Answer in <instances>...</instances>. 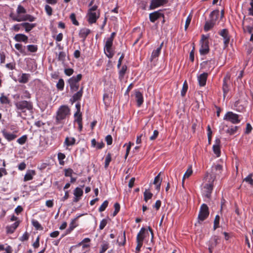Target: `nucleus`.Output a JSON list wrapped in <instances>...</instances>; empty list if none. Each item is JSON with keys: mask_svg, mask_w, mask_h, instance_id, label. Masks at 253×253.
<instances>
[{"mask_svg": "<svg viewBox=\"0 0 253 253\" xmlns=\"http://www.w3.org/2000/svg\"><path fill=\"white\" fill-rule=\"evenodd\" d=\"M205 180L207 183L203 187V195L205 197L210 198L213 190V183L215 180V176L208 175L205 176Z\"/></svg>", "mask_w": 253, "mask_h": 253, "instance_id": "f257e3e1", "label": "nucleus"}, {"mask_svg": "<svg viewBox=\"0 0 253 253\" xmlns=\"http://www.w3.org/2000/svg\"><path fill=\"white\" fill-rule=\"evenodd\" d=\"M16 109L21 112L19 113V115L21 116V113H25L26 110L31 111L33 109V103L31 101L26 100H21L15 103Z\"/></svg>", "mask_w": 253, "mask_h": 253, "instance_id": "f03ea898", "label": "nucleus"}, {"mask_svg": "<svg viewBox=\"0 0 253 253\" xmlns=\"http://www.w3.org/2000/svg\"><path fill=\"white\" fill-rule=\"evenodd\" d=\"M70 114V109L67 106H61L58 111L56 117L55 124L58 125L62 123V121L65 119L67 116Z\"/></svg>", "mask_w": 253, "mask_h": 253, "instance_id": "7ed1b4c3", "label": "nucleus"}, {"mask_svg": "<svg viewBox=\"0 0 253 253\" xmlns=\"http://www.w3.org/2000/svg\"><path fill=\"white\" fill-rule=\"evenodd\" d=\"M242 26L244 33L252 34L253 32V19L250 17L246 18L244 16L242 21Z\"/></svg>", "mask_w": 253, "mask_h": 253, "instance_id": "20e7f679", "label": "nucleus"}, {"mask_svg": "<svg viewBox=\"0 0 253 253\" xmlns=\"http://www.w3.org/2000/svg\"><path fill=\"white\" fill-rule=\"evenodd\" d=\"M223 120L229 121L233 124H237L240 122L239 116L232 112H228L224 115Z\"/></svg>", "mask_w": 253, "mask_h": 253, "instance_id": "39448f33", "label": "nucleus"}, {"mask_svg": "<svg viewBox=\"0 0 253 253\" xmlns=\"http://www.w3.org/2000/svg\"><path fill=\"white\" fill-rule=\"evenodd\" d=\"M145 228L141 227L139 233L137 234V238H136V241H137V247H136L135 248L136 253H138L140 252V249L143 245V241L144 239V235L145 234Z\"/></svg>", "mask_w": 253, "mask_h": 253, "instance_id": "423d86ee", "label": "nucleus"}, {"mask_svg": "<svg viewBox=\"0 0 253 253\" xmlns=\"http://www.w3.org/2000/svg\"><path fill=\"white\" fill-rule=\"evenodd\" d=\"M209 215V207L205 204H202L200 207L199 214H198V220L204 221L207 218Z\"/></svg>", "mask_w": 253, "mask_h": 253, "instance_id": "0eeeda50", "label": "nucleus"}, {"mask_svg": "<svg viewBox=\"0 0 253 253\" xmlns=\"http://www.w3.org/2000/svg\"><path fill=\"white\" fill-rule=\"evenodd\" d=\"M220 35L223 38V43L225 47H226L230 42V36L227 29H223L219 32Z\"/></svg>", "mask_w": 253, "mask_h": 253, "instance_id": "6e6552de", "label": "nucleus"}, {"mask_svg": "<svg viewBox=\"0 0 253 253\" xmlns=\"http://www.w3.org/2000/svg\"><path fill=\"white\" fill-rule=\"evenodd\" d=\"M219 239L217 236H214L212 237L211 238L210 240H209L208 242V246H209V253H212V251L216 247V246L218 244V240Z\"/></svg>", "mask_w": 253, "mask_h": 253, "instance_id": "1a4fd4ad", "label": "nucleus"}, {"mask_svg": "<svg viewBox=\"0 0 253 253\" xmlns=\"http://www.w3.org/2000/svg\"><path fill=\"white\" fill-rule=\"evenodd\" d=\"M168 2V0H151L149 6V9H154L158 7L165 5Z\"/></svg>", "mask_w": 253, "mask_h": 253, "instance_id": "9d476101", "label": "nucleus"}, {"mask_svg": "<svg viewBox=\"0 0 253 253\" xmlns=\"http://www.w3.org/2000/svg\"><path fill=\"white\" fill-rule=\"evenodd\" d=\"M87 15L88 16V22L89 24H93L96 22L97 19L99 18L100 15L99 11L97 12H88Z\"/></svg>", "mask_w": 253, "mask_h": 253, "instance_id": "9b49d317", "label": "nucleus"}, {"mask_svg": "<svg viewBox=\"0 0 253 253\" xmlns=\"http://www.w3.org/2000/svg\"><path fill=\"white\" fill-rule=\"evenodd\" d=\"M84 86H82L79 91L74 93L70 99V102L73 104L74 102L81 100L83 94Z\"/></svg>", "mask_w": 253, "mask_h": 253, "instance_id": "f8f14e48", "label": "nucleus"}, {"mask_svg": "<svg viewBox=\"0 0 253 253\" xmlns=\"http://www.w3.org/2000/svg\"><path fill=\"white\" fill-rule=\"evenodd\" d=\"M162 10H159L149 14V19L151 22H155L156 20L161 17L164 18V14L161 13Z\"/></svg>", "mask_w": 253, "mask_h": 253, "instance_id": "ddd939ff", "label": "nucleus"}, {"mask_svg": "<svg viewBox=\"0 0 253 253\" xmlns=\"http://www.w3.org/2000/svg\"><path fill=\"white\" fill-rule=\"evenodd\" d=\"M82 78V75L81 74H78L77 76H73L70 78L68 80V82L70 85V86L74 85H79V82Z\"/></svg>", "mask_w": 253, "mask_h": 253, "instance_id": "4468645a", "label": "nucleus"}, {"mask_svg": "<svg viewBox=\"0 0 253 253\" xmlns=\"http://www.w3.org/2000/svg\"><path fill=\"white\" fill-rule=\"evenodd\" d=\"M222 171V166L220 164L213 165L211 167V173H207L208 175H212L214 176L219 175Z\"/></svg>", "mask_w": 253, "mask_h": 253, "instance_id": "2eb2a0df", "label": "nucleus"}, {"mask_svg": "<svg viewBox=\"0 0 253 253\" xmlns=\"http://www.w3.org/2000/svg\"><path fill=\"white\" fill-rule=\"evenodd\" d=\"M201 47L199 51L201 55L207 54L209 52V41L200 42Z\"/></svg>", "mask_w": 253, "mask_h": 253, "instance_id": "dca6fc26", "label": "nucleus"}, {"mask_svg": "<svg viewBox=\"0 0 253 253\" xmlns=\"http://www.w3.org/2000/svg\"><path fill=\"white\" fill-rule=\"evenodd\" d=\"M83 194V191L82 189L79 187H77L74 190V196H75V198L73 199V202L77 203L79 201V200L81 199V197H82Z\"/></svg>", "mask_w": 253, "mask_h": 253, "instance_id": "f3484780", "label": "nucleus"}, {"mask_svg": "<svg viewBox=\"0 0 253 253\" xmlns=\"http://www.w3.org/2000/svg\"><path fill=\"white\" fill-rule=\"evenodd\" d=\"M207 77L208 74L206 73H203L198 77L199 84L201 86H203L206 85Z\"/></svg>", "mask_w": 253, "mask_h": 253, "instance_id": "a211bd4d", "label": "nucleus"}, {"mask_svg": "<svg viewBox=\"0 0 253 253\" xmlns=\"http://www.w3.org/2000/svg\"><path fill=\"white\" fill-rule=\"evenodd\" d=\"M230 80L229 77L226 76L223 79V84L222 86V89L223 91V95L224 97H225V95L227 94L229 90V87L228 84H227V81Z\"/></svg>", "mask_w": 253, "mask_h": 253, "instance_id": "6ab92c4d", "label": "nucleus"}, {"mask_svg": "<svg viewBox=\"0 0 253 253\" xmlns=\"http://www.w3.org/2000/svg\"><path fill=\"white\" fill-rule=\"evenodd\" d=\"M1 132L4 138L8 141H12L17 137V135L16 134L9 133L7 132L5 129L2 130Z\"/></svg>", "mask_w": 253, "mask_h": 253, "instance_id": "aec40b11", "label": "nucleus"}, {"mask_svg": "<svg viewBox=\"0 0 253 253\" xmlns=\"http://www.w3.org/2000/svg\"><path fill=\"white\" fill-rule=\"evenodd\" d=\"M161 172H159L158 175L156 176L155 177V179H154L153 184L155 185V188L157 189V191L160 190V188H161V181H162V178L160 176L161 175Z\"/></svg>", "mask_w": 253, "mask_h": 253, "instance_id": "412c9836", "label": "nucleus"}, {"mask_svg": "<svg viewBox=\"0 0 253 253\" xmlns=\"http://www.w3.org/2000/svg\"><path fill=\"white\" fill-rule=\"evenodd\" d=\"M135 96L137 105L138 107H140L143 103V95L139 91H136Z\"/></svg>", "mask_w": 253, "mask_h": 253, "instance_id": "4be33fe9", "label": "nucleus"}, {"mask_svg": "<svg viewBox=\"0 0 253 253\" xmlns=\"http://www.w3.org/2000/svg\"><path fill=\"white\" fill-rule=\"evenodd\" d=\"M90 30L88 29L83 28L81 29L79 32V36L83 38V42H84L86 37L90 34Z\"/></svg>", "mask_w": 253, "mask_h": 253, "instance_id": "5701e85b", "label": "nucleus"}, {"mask_svg": "<svg viewBox=\"0 0 253 253\" xmlns=\"http://www.w3.org/2000/svg\"><path fill=\"white\" fill-rule=\"evenodd\" d=\"M18 221H16L14 223H12V224L6 227V231H7V233L12 234L14 232L16 228L18 226Z\"/></svg>", "mask_w": 253, "mask_h": 253, "instance_id": "b1692460", "label": "nucleus"}, {"mask_svg": "<svg viewBox=\"0 0 253 253\" xmlns=\"http://www.w3.org/2000/svg\"><path fill=\"white\" fill-rule=\"evenodd\" d=\"M14 39L16 42H27L28 41V37L24 34H16L15 37H14Z\"/></svg>", "mask_w": 253, "mask_h": 253, "instance_id": "393cba45", "label": "nucleus"}, {"mask_svg": "<svg viewBox=\"0 0 253 253\" xmlns=\"http://www.w3.org/2000/svg\"><path fill=\"white\" fill-rule=\"evenodd\" d=\"M35 17L30 15V14H26L25 15L19 18V19H16L15 20H16L17 22H21V21H29L30 22H33L35 20Z\"/></svg>", "mask_w": 253, "mask_h": 253, "instance_id": "a878e982", "label": "nucleus"}, {"mask_svg": "<svg viewBox=\"0 0 253 253\" xmlns=\"http://www.w3.org/2000/svg\"><path fill=\"white\" fill-rule=\"evenodd\" d=\"M35 171L34 170L30 169L27 171L25 176H24V181H27L31 180L33 179V176L35 175Z\"/></svg>", "mask_w": 253, "mask_h": 253, "instance_id": "bb28decb", "label": "nucleus"}, {"mask_svg": "<svg viewBox=\"0 0 253 253\" xmlns=\"http://www.w3.org/2000/svg\"><path fill=\"white\" fill-rule=\"evenodd\" d=\"M215 19H213L212 20H210L209 21H207L204 26V30L206 32H208L211 29L215 24Z\"/></svg>", "mask_w": 253, "mask_h": 253, "instance_id": "cd10ccee", "label": "nucleus"}, {"mask_svg": "<svg viewBox=\"0 0 253 253\" xmlns=\"http://www.w3.org/2000/svg\"><path fill=\"white\" fill-rule=\"evenodd\" d=\"M21 26L23 27L25 29L26 32H29L33 28L36 26V23L30 24L29 23L25 22L21 24Z\"/></svg>", "mask_w": 253, "mask_h": 253, "instance_id": "c85d7f7f", "label": "nucleus"}, {"mask_svg": "<svg viewBox=\"0 0 253 253\" xmlns=\"http://www.w3.org/2000/svg\"><path fill=\"white\" fill-rule=\"evenodd\" d=\"M5 251L6 253H12V248L9 245H3L0 243V252Z\"/></svg>", "mask_w": 253, "mask_h": 253, "instance_id": "c756f323", "label": "nucleus"}, {"mask_svg": "<svg viewBox=\"0 0 253 253\" xmlns=\"http://www.w3.org/2000/svg\"><path fill=\"white\" fill-rule=\"evenodd\" d=\"M163 42H162L159 47H158L156 50H153L152 53L151 60H152L154 58H155L159 56L160 51L161 50Z\"/></svg>", "mask_w": 253, "mask_h": 253, "instance_id": "7c9ffc66", "label": "nucleus"}, {"mask_svg": "<svg viewBox=\"0 0 253 253\" xmlns=\"http://www.w3.org/2000/svg\"><path fill=\"white\" fill-rule=\"evenodd\" d=\"M30 75L26 73L22 74L21 77L19 79V82L20 83L25 84L28 82Z\"/></svg>", "mask_w": 253, "mask_h": 253, "instance_id": "2f4dec72", "label": "nucleus"}, {"mask_svg": "<svg viewBox=\"0 0 253 253\" xmlns=\"http://www.w3.org/2000/svg\"><path fill=\"white\" fill-rule=\"evenodd\" d=\"M56 56L58 61H61L63 63L65 61L66 54L64 51H60L58 54L56 53Z\"/></svg>", "mask_w": 253, "mask_h": 253, "instance_id": "473e14b6", "label": "nucleus"}, {"mask_svg": "<svg viewBox=\"0 0 253 253\" xmlns=\"http://www.w3.org/2000/svg\"><path fill=\"white\" fill-rule=\"evenodd\" d=\"M118 244L120 246H124L126 243V236H125V232H123V234L122 235L119 236L118 237Z\"/></svg>", "mask_w": 253, "mask_h": 253, "instance_id": "72a5a7b5", "label": "nucleus"}, {"mask_svg": "<svg viewBox=\"0 0 253 253\" xmlns=\"http://www.w3.org/2000/svg\"><path fill=\"white\" fill-rule=\"evenodd\" d=\"M113 41L107 39L104 47V50L106 52H109L110 49H111V47L113 44Z\"/></svg>", "mask_w": 253, "mask_h": 253, "instance_id": "f704fd0d", "label": "nucleus"}, {"mask_svg": "<svg viewBox=\"0 0 253 253\" xmlns=\"http://www.w3.org/2000/svg\"><path fill=\"white\" fill-rule=\"evenodd\" d=\"M15 47L16 49L18 50L22 54L26 55V53L25 51V46H23L20 43H16L15 44Z\"/></svg>", "mask_w": 253, "mask_h": 253, "instance_id": "c9c22d12", "label": "nucleus"}, {"mask_svg": "<svg viewBox=\"0 0 253 253\" xmlns=\"http://www.w3.org/2000/svg\"><path fill=\"white\" fill-rule=\"evenodd\" d=\"M109 243L104 241L103 242V244L101 245V249H100V251L99 253H104L106 252V250H107L108 249H109Z\"/></svg>", "mask_w": 253, "mask_h": 253, "instance_id": "e433bc0d", "label": "nucleus"}, {"mask_svg": "<svg viewBox=\"0 0 253 253\" xmlns=\"http://www.w3.org/2000/svg\"><path fill=\"white\" fill-rule=\"evenodd\" d=\"M75 139L74 137L69 138L67 137L65 139V144L67 146H71L75 144Z\"/></svg>", "mask_w": 253, "mask_h": 253, "instance_id": "4c0bfd02", "label": "nucleus"}, {"mask_svg": "<svg viewBox=\"0 0 253 253\" xmlns=\"http://www.w3.org/2000/svg\"><path fill=\"white\" fill-rule=\"evenodd\" d=\"M56 87L59 90H63L64 87V81L63 79H60L56 84Z\"/></svg>", "mask_w": 253, "mask_h": 253, "instance_id": "58836bf2", "label": "nucleus"}, {"mask_svg": "<svg viewBox=\"0 0 253 253\" xmlns=\"http://www.w3.org/2000/svg\"><path fill=\"white\" fill-rule=\"evenodd\" d=\"M32 224L33 226H34L36 230H42L43 229L42 227L41 224L37 220L33 219L32 221Z\"/></svg>", "mask_w": 253, "mask_h": 253, "instance_id": "ea45409f", "label": "nucleus"}, {"mask_svg": "<svg viewBox=\"0 0 253 253\" xmlns=\"http://www.w3.org/2000/svg\"><path fill=\"white\" fill-rule=\"evenodd\" d=\"M219 10H213L210 14V18L211 20H212L213 19H215V22L216 21L218 16L219 15Z\"/></svg>", "mask_w": 253, "mask_h": 253, "instance_id": "a19ab883", "label": "nucleus"}, {"mask_svg": "<svg viewBox=\"0 0 253 253\" xmlns=\"http://www.w3.org/2000/svg\"><path fill=\"white\" fill-rule=\"evenodd\" d=\"M89 242H90L89 238H85V239L83 240L82 241H81V242L79 243L78 244H77V245H76L75 246H72L71 248H70V249H73L74 248H79L82 245H83V244H87V243H89Z\"/></svg>", "mask_w": 253, "mask_h": 253, "instance_id": "79ce46f5", "label": "nucleus"}, {"mask_svg": "<svg viewBox=\"0 0 253 253\" xmlns=\"http://www.w3.org/2000/svg\"><path fill=\"white\" fill-rule=\"evenodd\" d=\"M214 153L216 155V157H219L220 155V146L218 145H214L212 147Z\"/></svg>", "mask_w": 253, "mask_h": 253, "instance_id": "37998d69", "label": "nucleus"}, {"mask_svg": "<svg viewBox=\"0 0 253 253\" xmlns=\"http://www.w3.org/2000/svg\"><path fill=\"white\" fill-rule=\"evenodd\" d=\"M193 172V170H192V166L189 165V167L186 171L185 174L183 176V179L185 178H188L191 175L192 173Z\"/></svg>", "mask_w": 253, "mask_h": 253, "instance_id": "c03bdc74", "label": "nucleus"}, {"mask_svg": "<svg viewBox=\"0 0 253 253\" xmlns=\"http://www.w3.org/2000/svg\"><path fill=\"white\" fill-rule=\"evenodd\" d=\"M143 197H144V201L147 202L148 200L150 199L152 197V194L148 190H146L143 193Z\"/></svg>", "mask_w": 253, "mask_h": 253, "instance_id": "a18cd8bd", "label": "nucleus"}, {"mask_svg": "<svg viewBox=\"0 0 253 253\" xmlns=\"http://www.w3.org/2000/svg\"><path fill=\"white\" fill-rule=\"evenodd\" d=\"M79 125V129L81 131L83 128L82 114H79L77 119L75 120Z\"/></svg>", "mask_w": 253, "mask_h": 253, "instance_id": "49530a36", "label": "nucleus"}, {"mask_svg": "<svg viewBox=\"0 0 253 253\" xmlns=\"http://www.w3.org/2000/svg\"><path fill=\"white\" fill-rule=\"evenodd\" d=\"M188 89V84L185 81L183 84L182 89L181 91V95L183 97L185 95V94L187 91Z\"/></svg>", "mask_w": 253, "mask_h": 253, "instance_id": "de8ad7c7", "label": "nucleus"}, {"mask_svg": "<svg viewBox=\"0 0 253 253\" xmlns=\"http://www.w3.org/2000/svg\"><path fill=\"white\" fill-rule=\"evenodd\" d=\"M109 205V202L108 201L106 200L103 202V203L102 204L101 206L99 207V209H98V211L100 212H103L104 211L106 208H107L108 205Z\"/></svg>", "mask_w": 253, "mask_h": 253, "instance_id": "09e8293b", "label": "nucleus"}, {"mask_svg": "<svg viewBox=\"0 0 253 253\" xmlns=\"http://www.w3.org/2000/svg\"><path fill=\"white\" fill-rule=\"evenodd\" d=\"M219 219L220 217L218 215H216L215 217H214L213 226L214 230H215L216 229L219 227Z\"/></svg>", "mask_w": 253, "mask_h": 253, "instance_id": "8fccbe9b", "label": "nucleus"}, {"mask_svg": "<svg viewBox=\"0 0 253 253\" xmlns=\"http://www.w3.org/2000/svg\"><path fill=\"white\" fill-rule=\"evenodd\" d=\"M127 70V66L126 65H123L122 67L121 70L119 71V77L121 78H123Z\"/></svg>", "mask_w": 253, "mask_h": 253, "instance_id": "3c124183", "label": "nucleus"}, {"mask_svg": "<svg viewBox=\"0 0 253 253\" xmlns=\"http://www.w3.org/2000/svg\"><path fill=\"white\" fill-rule=\"evenodd\" d=\"M70 18L74 25L76 26H78L79 25V23L76 19V15L74 13H71L70 16Z\"/></svg>", "mask_w": 253, "mask_h": 253, "instance_id": "603ef678", "label": "nucleus"}, {"mask_svg": "<svg viewBox=\"0 0 253 253\" xmlns=\"http://www.w3.org/2000/svg\"><path fill=\"white\" fill-rule=\"evenodd\" d=\"M27 136L26 135H23L20 138H18L17 140V142L19 144H20L21 145H23L26 142V141H27Z\"/></svg>", "mask_w": 253, "mask_h": 253, "instance_id": "864d4df0", "label": "nucleus"}, {"mask_svg": "<svg viewBox=\"0 0 253 253\" xmlns=\"http://www.w3.org/2000/svg\"><path fill=\"white\" fill-rule=\"evenodd\" d=\"M76 227H77V224L76 222V218L74 219L73 221L70 222L69 225V228H68V230L71 231L73 230Z\"/></svg>", "mask_w": 253, "mask_h": 253, "instance_id": "5fc2aeb1", "label": "nucleus"}, {"mask_svg": "<svg viewBox=\"0 0 253 253\" xmlns=\"http://www.w3.org/2000/svg\"><path fill=\"white\" fill-rule=\"evenodd\" d=\"M17 13L18 14H24L26 13V10L23 6L21 5H19L17 7Z\"/></svg>", "mask_w": 253, "mask_h": 253, "instance_id": "6e6d98bb", "label": "nucleus"}, {"mask_svg": "<svg viewBox=\"0 0 253 253\" xmlns=\"http://www.w3.org/2000/svg\"><path fill=\"white\" fill-rule=\"evenodd\" d=\"M27 48L28 51L31 52H35L38 50V47L37 45L30 44L27 46Z\"/></svg>", "mask_w": 253, "mask_h": 253, "instance_id": "4d7b16f0", "label": "nucleus"}, {"mask_svg": "<svg viewBox=\"0 0 253 253\" xmlns=\"http://www.w3.org/2000/svg\"><path fill=\"white\" fill-rule=\"evenodd\" d=\"M0 102L2 104H7L9 103L10 101L6 96L2 95L0 97Z\"/></svg>", "mask_w": 253, "mask_h": 253, "instance_id": "13d9d810", "label": "nucleus"}, {"mask_svg": "<svg viewBox=\"0 0 253 253\" xmlns=\"http://www.w3.org/2000/svg\"><path fill=\"white\" fill-rule=\"evenodd\" d=\"M64 171H65L64 175H65V176H66V177H71L72 174L73 173V170L70 168H68L67 169H65Z\"/></svg>", "mask_w": 253, "mask_h": 253, "instance_id": "bf43d9fd", "label": "nucleus"}, {"mask_svg": "<svg viewBox=\"0 0 253 253\" xmlns=\"http://www.w3.org/2000/svg\"><path fill=\"white\" fill-rule=\"evenodd\" d=\"M45 10L48 16H51L52 14V8L49 5H45Z\"/></svg>", "mask_w": 253, "mask_h": 253, "instance_id": "052dcab7", "label": "nucleus"}, {"mask_svg": "<svg viewBox=\"0 0 253 253\" xmlns=\"http://www.w3.org/2000/svg\"><path fill=\"white\" fill-rule=\"evenodd\" d=\"M106 224H107V220L106 219L104 218L100 222L99 230H103L104 228L106 226Z\"/></svg>", "mask_w": 253, "mask_h": 253, "instance_id": "680f3d73", "label": "nucleus"}, {"mask_svg": "<svg viewBox=\"0 0 253 253\" xmlns=\"http://www.w3.org/2000/svg\"><path fill=\"white\" fill-rule=\"evenodd\" d=\"M133 145H134V143H131L130 142H129L128 143V144L127 145L126 149V154L125 155V158H127V157H128L130 149L131 148V146Z\"/></svg>", "mask_w": 253, "mask_h": 253, "instance_id": "e2e57ef3", "label": "nucleus"}, {"mask_svg": "<svg viewBox=\"0 0 253 253\" xmlns=\"http://www.w3.org/2000/svg\"><path fill=\"white\" fill-rule=\"evenodd\" d=\"M202 64H209V65L210 66V68H211L212 69L214 67L215 61H214V60H211L210 61H207L203 62Z\"/></svg>", "mask_w": 253, "mask_h": 253, "instance_id": "0e129e2a", "label": "nucleus"}, {"mask_svg": "<svg viewBox=\"0 0 253 253\" xmlns=\"http://www.w3.org/2000/svg\"><path fill=\"white\" fill-rule=\"evenodd\" d=\"M244 181L248 182L249 184L253 185V180L252 179V174L248 175V176L246 177V178L244 179Z\"/></svg>", "mask_w": 253, "mask_h": 253, "instance_id": "69168bd1", "label": "nucleus"}, {"mask_svg": "<svg viewBox=\"0 0 253 253\" xmlns=\"http://www.w3.org/2000/svg\"><path fill=\"white\" fill-rule=\"evenodd\" d=\"M239 126H232L230 127V135L234 134L238 130Z\"/></svg>", "mask_w": 253, "mask_h": 253, "instance_id": "338daca9", "label": "nucleus"}, {"mask_svg": "<svg viewBox=\"0 0 253 253\" xmlns=\"http://www.w3.org/2000/svg\"><path fill=\"white\" fill-rule=\"evenodd\" d=\"M251 7L248 9L249 15L253 16V0H251L250 2Z\"/></svg>", "mask_w": 253, "mask_h": 253, "instance_id": "774afa93", "label": "nucleus"}]
</instances>
